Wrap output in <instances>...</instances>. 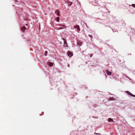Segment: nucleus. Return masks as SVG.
Wrapping results in <instances>:
<instances>
[{
    "label": "nucleus",
    "instance_id": "obj_22",
    "mask_svg": "<svg viewBox=\"0 0 135 135\" xmlns=\"http://www.w3.org/2000/svg\"><path fill=\"white\" fill-rule=\"evenodd\" d=\"M39 28L40 29V27H39Z\"/></svg>",
    "mask_w": 135,
    "mask_h": 135
},
{
    "label": "nucleus",
    "instance_id": "obj_9",
    "mask_svg": "<svg viewBox=\"0 0 135 135\" xmlns=\"http://www.w3.org/2000/svg\"><path fill=\"white\" fill-rule=\"evenodd\" d=\"M55 13H56V15L57 16H60L59 12L58 11V10H56L55 11Z\"/></svg>",
    "mask_w": 135,
    "mask_h": 135
},
{
    "label": "nucleus",
    "instance_id": "obj_10",
    "mask_svg": "<svg viewBox=\"0 0 135 135\" xmlns=\"http://www.w3.org/2000/svg\"><path fill=\"white\" fill-rule=\"evenodd\" d=\"M60 18L57 17L56 18V20L57 22H59Z\"/></svg>",
    "mask_w": 135,
    "mask_h": 135
},
{
    "label": "nucleus",
    "instance_id": "obj_13",
    "mask_svg": "<svg viewBox=\"0 0 135 135\" xmlns=\"http://www.w3.org/2000/svg\"><path fill=\"white\" fill-rule=\"evenodd\" d=\"M109 101L113 100L114 99V98H110L109 99Z\"/></svg>",
    "mask_w": 135,
    "mask_h": 135
},
{
    "label": "nucleus",
    "instance_id": "obj_21",
    "mask_svg": "<svg viewBox=\"0 0 135 135\" xmlns=\"http://www.w3.org/2000/svg\"><path fill=\"white\" fill-rule=\"evenodd\" d=\"M68 66L69 67V64H68Z\"/></svg>",
    "mask_w": 135,
    "mask_h": 135
},
{
    "label": "nucleus",
    "instance_id": "obj_11",
    "mask_svg": "<svg viewBox=\"0 0 135 135\" xmlns=\"http://www.w3.org/2000/svg\"><path fill=\"white\" fill-rule=\"evenodd\" d=\"M58 25H59V26H62V27H64V28H66V26L65 25H61V24H59Z\"/></svg>",
    "mask_w": 135,
    "mask_h": 135
},
{
    "label": "nucleus",
    "instance_id": "obj_8",
    "mask_svg": "<svg viewBox=\"0 0 135 135\" xmlns=\"http://www.w3.org/2000/svg\"><path fill=\"white\" fill-rule=\"evenodd\" d=\"M108 121L109 122H111L112 123H113L114 122L112 118H109Z\"/></svg>",
    "mask_w": 135,
    "mask_h": 135
},
{
    "label": "nucleus",
    "instance_id": "obj_5",
    "mask_svg": "<svg viewBox=\"0 0 135 135\" xmlns=\"http://www.w3.org/2000/svg\"><path fill=\"white\" fill-rule=\"evenodd\" d=\"M74 28H77V30L80 31V30L79 28V26L78 25H76L74 26Z\"/></svg>",
    "mask_w": 135,
    "mask_h": 135
},
{
    "label": "nucleus",
    "instance_id": "obj_12",
    "mask_svg": "<svg viewBox=\"0 0 135 135\" xmlns=\"http://www.w3.org/2000/svg\"><path fill=\"white\" fill-rule=\"evenodd\" d=\"M68 2L69 3H68V4L70 6H71V5H72V2Z\"/></svg>",
    "mask_w": 135,
    "mask_h": 135
},
{
    "label": "nucleus",
    "instance_id": "obj_16",
    "mask_svg": "<svg viewBox=\"0 0 135 135\" xmlns=\"http://www.w3.org/2000/svg\"><path fill=\"white\" fill-rule=\"evenodd\" d=\"M131 6H133V7L135 8V4H132Z\"/></svg>",
    "mask_w": 135,
    "mask_h": 135
},
{
    "label": "nucleus",
    "instance_id": "obj_19",
    "mask_svg": "<svg viewBox=\"0 0 135 135\" xmlns=\"http://www.w3.org/2000/svg\"><path fill=\"white\" fill-rule=\"evenodd\" d=\"M92 55H93V54H91L90 55V57H91L92 56Z\"/></svg>",
    "mask_w": 135,
    "mask_h": 135
},
{
    "label": "nucleus",
    "instance_id": "obj_17",
    "mask_svg": "<svg viewBox=\"0 0 135 135\" xmlns=\"http://www.w3.org/2000/svg\"><path fill=\"white\" fill-rule=\"evenodd\" d=\"M63 28L61 27L60 28H58L57 29V30H60V29H62Z\"/></svg>",
    "mask_w": 135,
    "mask_h": 135
},
{
    "label": "nucleus",
    "instance_id": "obj_1",
    "mask_svg": "<svg viewBox=\"0 0 135 135\" xmlns=\"http://www.w3.org/2000/svg\"><path fill=\"white\" fill-rule=\"evenodd\" d=\"M47 64L49 67H52L53 66L54 63L48 61L47 63Z\"/></svg>",
    "mask_w": 135,
    "mask_h": 135
},
{
    "label": "nucleus",
    "instance_id": "obj_6",
    "mask_svg": "<svg viewBox=\"0 0 135 135\" xmlns=\"http://www.w3.org/2000/svg\"><path fill=\"white\" fill-rule=\"evenodd\" d=\"M126 92L129 95H131L133 97H135V95L132 94L131 93L128 91H127Z\"/></svg>",
    "mask_w": 135,
    "mask_h": 135
},
{
    "label": "nucleus",
    "instance_id": "obj_14",
    "mask_svg": "<svg viewBox=\"0 0 135 135\" xmlns=\"http://www.w3.org/2000/svg\"><path fill=\"white\" fill-rule=\"evenodd\" d=\"M47 51H45V52L44 54L45 56H47Z\"/></svg>",
    "mask_w": 135,
    "mask_h": 135
},
{
    "label": "nucleus",
    "instance_id": "obj_3",
    "mask_svg": "<svg viewBox=\"0 0 135 135\" xmlns=\"http://www.w3.org/2000/svg\"><path fill=\"white\" fill-rule=\"evenodd\" d=\"M67 53L68 54V56L70 57H71L73 55V53L71 52L70 51H68Z\"/></svg>",
    "mask_w": 135,
    "mask_h": 135
},
{
    "label": "nucleus",
    "instance_id": "obj_15",
    "mask_svg": "<svg viewBox=\"0 0 135 135\" xmlns=\"http://www.w3.org/2000/svg\"><path fill=\"white\" fill-rule=\"evenodd\" d=\"M81 43L79 42V41L78 42V44L80 46L81 45Z\"/></svg>",
    "mask_w": 135,
    "mask_h": 135
},
{
    "label": "nucleus",
    "instance_id": "obj_20",
    "mask_svg": "<svg viewBox=\"0 0 135 135\" xmlns=\"http://www.w3.org/2000/svg\"><path fill=\"white\" fill-rule=\"evenodd\" d=\"M26 26H28V24H26Z\"/></svg>",
    "mask_w": 135,
    "mask_h": 135
},
{
    "label": "nucleus",
    "instance_id": "obj_7",
    "mask_svg": "<svg viewBox=\"0 0 135 135\" xmlns=\"http://www.w3.org/2000/svg\"><path fill=\"white\" fill-rule=\"evenodd\" d=\"M107 74L108 75H110L111 74V72L109 71L108 70H107L106 71Z\"/></svg>",
    "mask_w": 135,
    "mask_h": 135
},
{
    "label": "nucleus",
    "instance_id": "obj_18",
    "mask_svg": "<svg viewBox=\"0 0 135 135\" xmlns=\"http://www.w3.org/2000/svg\"><path fill=\"white\" fill-rule=\"evenodd\" d=\"M89 36L90 37H91V38H93L92 36L91 35H89Z\"/></svg>",
    "mask_w": 135,
    "mask_h": 135
},
{
    "label": "nucleus",
    "instance_id": "obj_4",
    "mask_svg": "<svg viewBox=\"0 0 135 135\" xmlns=\"http://www.w3.org/2000/svg\"><path fill=\"white\" fill-rule=\"evenodd\" d=\"M21 29L22 31H24L26 30V28L24 25H23L21 27Z\"/></svg>",
    "mask_w": 135,
    "mask_h": 135
},
{
    "label": "nucleus",
    "instance_id": "obj_2",
    "mask_svg": "<svg viewBox=\"0 0 135 135\" xmlns=\"http://www.w3.org/2000/svg\"><path fill=\"white\" fill-rule=\"evenodd\" d=\"M63 39L64 40V46L65 47H67L68 46V45L67 44V43L66 42V40L65 38H63Z\"/></svg>",
    "mask_w": 135,
    "mask_h": 135
}]
</instances>
